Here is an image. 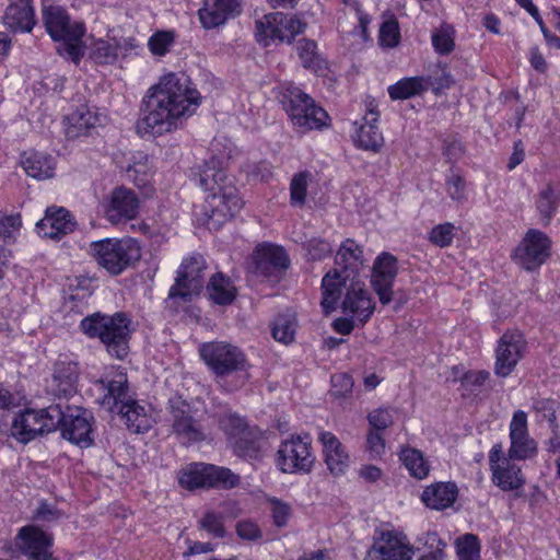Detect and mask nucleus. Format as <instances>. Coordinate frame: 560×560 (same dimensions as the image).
Listing matches in <instances>:
<instances>
[{
	"label": "nucleus",
	"mask_w": 560,
	"mask_h": 560,
	"mask_svg": "<svg viewBox=\"0 0 560 560\" xmlns=\"http://www.w3.org/2000/svg\"><path fill=\"white\" fill-rule=\"evenodd\" d=\"M200 94L185 73H168L150 88L137 122L141 135L162 136L177 130L200 103Z\"/></svg>",
	"instance_id": "nucleus-1"
},
{
	"label": "nucleus",
	"mask_w": 560,
	"mask_h": 560,
	"mask_svg": "<svg viewBox=\"0 0 560 560\" xmlns=\"http://www.w3.org/2000/svg\"><path fill=\"white\" fill-rule=\"evenodd\" d=\"M332 273H326L322 280V306L326 313L334 311L338 301L343 296L340 307L345 315L357 319L364 326L375 310V302L365 284L360 279L338 281Z\"/></svg>",
	"instance_id": "nucleus-2"
},
{
	"label": "nucleus",
	"mask_w": 560,
	"mask_h": 560,
	"mask_svg": "<svg viewBox=\"0 0 560 560\" xmlns=\"http://www.w3.org/2000/svg\"><path fill=\"white\" fill-rule=\"evenodd\" d=\"M130 326L131 319L122 312L112 316L96 313L80 323V328L86 336L100 338L107 352L119 360L125 359L129 352Z\"/></svg>",
	"instance_id": "nucleus-3"
},
{
	"label": "nucleus",
	"mask_w": 560,
	"mask_h": 560,
	"mask_svg": "<svg viewBox=\"0 0 560 560\" xmlns=\"http://www.w3.org/2000/svg\"><path fill=\"white\" fill-rule=\"evenodd\" d=\"M43 22L52 40L60 43L57 48L59 55L78 63L84 54L83 23L72 21L67 10L60 5L44 7Z\"/></svg>",
	"instance_id": "nucleus-4"
},
{
	"label": "nucleus",
	"mask_w": 560,
	"mask_h": 560,
	"mask_svg": "<svg viewBox=\"0 0 560 560\" xmlns=\"http://www.w3.org/2000/svg\"><path fill=\"white\" fill-rule=\"evenodd\" d=\"M280 103L291 124L300 132L322 130L329 126L330 118L327 112L298 86H282Z\"/></svg>",
	"instance_id": "nucleus-5"
},
{
	"label": "nucleus",
	"mask_w": 560,
	"mask_h": 560,
	"mask_svg": "<svg viewBox=\"0 0 560 560\" xmlns=\"http://www.w3.org/2000/svg\"><path fill=\"white\" fill-rule=\"evenodd\" d=\"M199 353L206 365L218 378H225L235 373H246L249 363L244 352L225 341L202 343ZM240 386L247 381V374L240 377Z\"/></svg>",
	"instance_id": "nucleus-6"
},
{
	"label": "nucleus",
	"mask_w": 560,
	"mask_h": 560,
	"mask_svg": "<svg viewBox=\"0 0 560 560\" xmlns=\"http://www.w3.org/2000/svg\"><path fill=\"white\" fill-rule=\"evenodd\" d=\"M91 253L98 266L118 276L141 258V248L133 238H105L91 243Z\"/></svg>",
	"instance_id": "nucleus-7"
},
{
	"label": "nucleus",
	"mask_w": 560,
	"mask_h": 560,
	"mask_svg": "<svg viewBox=\"0 0 560 560\" xmlns=\"http://www.w3.org/2000/svg\"><path fill=\"white\" fill-rule=\"evenodd\" d=\"M61 406L50 405L43 409H24L12 420L10 432L19 442L26 444L38 435L52 432L59 428Z\"/></svg>",
	"instance_id": "nucleus-8"
},
{
	"label": "nucleus",
	"mask_w": 560,
	"mask_h": 560,
	"mask_svg": "<svg viewBox=\"0 0 560 560\" xmlns=\"http://www.w3.org/2000/svg\"><path fill=\"white\" fill-rule=\"evenodd\" d=\"M315 462L308 435H291L279 445L276 465L284 474H307Z\"/></svg>",
	"instance_id": "nucleus-9"
},
{
	"label": "nucleus",
	"mask_w": 560,
	"mask_h": 560,
	"mask_svg": "<svg viewBox=\"0 0 560 560\" xmlns=\"http://www.w3.org/2000/svg\"><path fill=\"white\" fill-rule=\"evenodd\" d=\"M168 415L172 432L183 444H191L203 441L206 433L202 424L197 419L198 410L183 399L180 396H174L168 400Z\"/></svg>",
	"instance_id": "nucleus-10"
},
{
	"label": "nucleus",
	"mask_w": 560,
	"mask_h": 560,
	"mask_svg": "<svg viewBox=\"0 0 560 560\" xmlns=\"http://www.w3.org/2000/svg\"><path fill=\"white\" fill-rule=\"evenodd\" d=\"M179 485L192 490L197 488L231 489L237 486L240 478L231 469L209 464H191L179 476Z\"/></svg>",
	"instance_id": "nucleus-11"
},
{
	"label": "nucleus",
	"mask_w": 560,
	"mask_h": 560,
	"mask_svg": "<svg viewBox=\"0 0 560 560\" xmlns=\"http://www.w3.org/2000/svg\"><path fill=\"white\" fill-rule=\"evenodd\" d=\"M306 23L295 15L275 12L264 15L256 22L257 40L265 46L270 40L291 42L295 35L304 32Z\"/></svg>",
	"instance_id": "nucleus-12"
},
{
	"label": "nucleus",
	"mask_w": 560,
	"mask_h": 560,
	"mask_svg": "<svg viewBox=\"0 0 560 560\" xmlns=\"http://www.w3.org/2000/svg\"><path fill=\"white\" fill-rule=\"evenodd\" d=\"M205 270L206 261L201 255L196 254L185 259L177 271L175 283L168 291V299L187 302L194 295H198L205 284Z\"/></svg>",
	"instance_id": "nucleus-13"
},
{
	"label": "nucleus",
	"mask_w": 560,
	"mask_h": 560,
	"mask_svg": "<svg viewBox=\"0 0 560 560\" xmlns=\"http://www.w3.org/2000/svg\"><path fill=\"white\" fill-rule=\"evenodd\" d=\"M413 548L406 535L397 530H375L365 560H411Z\"/></svg>",
	"instance_id": "nucleus-14"
},
{
	"label": "nucleus",
	"mask_w": 560,
	"mask_h": 560,
	"mask_svg": "<svg viewBox=\"0 0 560 560\" xmlns=\"http://www.w3.org/2000/svg\"><path fill=\"white\" fill-rule=\"evenodd\" d=\"M514 458L504 456L501 443L494 444L489 452L491 480L502 491H513L525 485V477Z\"/></svg>",
	"instance_id": "nucleus-15"
},
{
	"label": "nucleus",
	"mask_w": 560,
	"mask_h": 560,
	"mask_svg": "<svg viewBox=\"0 0 560 560\" xmlns=\"http://www.w3.org/2000/svg\"><path fill=\"white\" fill-rule=\"evenodd\" d=\"M60 420L61 435L69 442L81 447H88L93 443L92 413L80 407L66 406L61 408Z\"/></svg>",
	"instance_id": "nucleus-16"
},
{
	"label": "nucleus",
	"mask_w": 560,
	"mask_h": 560,
	"mask_svg": "<svg viewBox=\"0 0 560 560\" xmlns=\"http://www.w3.org/2000/svg\"><path fill=\"white\" fill-rule=\"evenodd\" d=\"M550 240L548 236L535 229L525 234L513 254L514 261L527 271L539 268L549 257Z\"/></svg>",
	"instance_id": "nucleus-17"
},
{
	"label": "nucleus",
	"mask_w": 560,
	"mask_h": 560,
	"mask_svg": "<svg viewBox=\"0 0 560 560\" xmlns=\"http://www.w3.org/2000/svg\"><path fill=\"white\" fill-rule=\"evenodd\" d=\"M527 342L518 331H508L502 335L495 349L494 374L500 377L509 376L523 359Z\"/></svg>",
	"instance_id": "nucleus-18"
},
{
	"label": "nucleus",
	"mask_w": 560,
	"mask_h": 560,
	"mask_svg": "<svg viewBox=\"0 0 560 560\" xmlns=\"http://www.w3.org/2000/svg\"><path fill=\"white\" fill-rule=\"evenodd\" d=\"M511 445L508 451L510 458L526 460L534 458L538 453L537 442L529 435L527 415L523 410L513 413L510 422Z\"/></svg>",
	"instance_id": "nucleus-19"
},
{
	"label": "nucleus",
	"mask_w": 560,
	"mask_h": 560,
	"mask_svg": "<svg viewBox=\"0 0 560 560\" xmlns=\"http://www.w3.org/2000/svg\"><path fill=\"white\" fill-rule=\"evenodd\" d=\"M51 545L52 536L35 525L22 527L15 538L16 548L30 560H57Z\"/></svg>",
	"instance_id": "nucleus-20"
},
{
	"label": "nucleus",
	"mask_w": 560,
	"mask_h": 560,
	"mask_svg": "<svg viewBox=\"0 0 560 560\" xmlns=\"http://www.w3.org/2000/svg\"><path fill=\"white\" fill-rule=\"evenodd\" d=\"M397 273L398 260L393 254L383 252L375 258L371 283L383 305L393 301V284Z\"/></svg>",
	"instance_id": "nucleus-21"
},
{
	"label": "nucleus",
	"mask_w": 560,
	"mask_h": 560,
	"mask_svg": "<svg viewBox=\"0 0 560 560\" xmlns=\"http://www.w3.org/2000/svg\"><path fill=\"white\" fill-rule=\"evenodd\" d=\"M363 266V250L351 238H347L340 245L335 257V268L327 273H332L338 281L359 279V270Z\"/></svg>",
	"instance_id": "nucleus-22"
},
{
	"label": "nucleus",
	"mask_w": 560,
	"mask_h": 560,
	"mask_svg": "<svg viewBox=\"0 0 560 560\" xmlns=\"http://www.w3.org/2000/svg\"><path fill=\"white\" fill-rule=\"evenodd\" d=\"M104 209L107 220L113 224H119L137 217L139 199L133 190L122 186L116 187Z\"/></svg>",
	"instance_id": "nucleus-23"
},
{
	"label": "nucleus",
	"mask_w": 560,
	"mask_h": 560,
	"mask_svg": "<svg viewBox=\"0 0 560 560\" xmlns=\"http://www.w3.org/2000/svg\"><path fill=\"white\" fill-rule=\"evenodd\" d=\"M78 378V364L66 358H60L54 364L48 388L57 397L69 398L77 393Z\"/></svg>",
	"instance_id": "nucleus-24"
},
{
	"label": "nucleus",
	"mask_w": 560,
	"mask_h": 560,
	"mask_svg": "<svg viewBox=\"0 0 560 560\" xmlns=\"http://www.w3.org/2000/svg\"><path fill=\"white\" fill-rule=\"evenodd\" d=\"M211 208V218L218 221L233 218L243 208V200L238 195V189L229 180L228 185L211 194L208 199Z\"/></svg>",
	"instance_id": "nucleus-25"
},
{
	"label": "nucleus",
	"mask_w": 560,
	"mask_h": 560,
	"mask_svg": "<svg viewBox=\"0 0 560 560\" xmlns=\"http://www.w3.org/2000/svg\"><path fill=\"white\" fill-rule=\"evenodd\" d=\"M290 259L280 246L262 245L256 250V271L269 279H278L289 267Z\"/></svg>",
	"instance_id": "nucleus-26"
},
{
	"label": "nucleus",
	"mask_w": 560,
	"mask_h": 560,
	"mask_svg": "<svg viewBox=\"0 0 560 560\" xmlns=\"http://www.w3.org/2000/svg\"><path fill=\"white\" fill-rule=\"evenodd\" d=\"M95 386L103 393L101 404L109 410H114L127 401L130 396L128 394V378L124 372H115L96 381Z\"/></svg>",
	"instance_id": "nucleus-27"
},
{
	"label": "nucleus",
	"mask_w": 560,
	"mask_h": 560,
	"mask_svg": "<svg viewBox=\"0 0 560 560\" xmlns=\"http://www.w3.org/2000/svg\"><path fill=\"white\" fill-rule=\"evenodd\" d=\"M318 440L323 445L325 463L329 471L335 476L343 475L350 464L346 447L335 434L328 431L320 432Z\"/></svg>",
	"instance_id": "nucleus-28"
},
{
	"label": "nucleus",
	"mask_w": 560,
	"mask_h": 560,
	"mask_svg": "<svg viewBox=\"0 0 560 560\" xmlns=\"http://www.w3.org/2000/svg\"><path fill=\"white\" fill-rule=\"evenodd\" d=\"M243 0H210L199 10L203 27L213 28L242 12Z\"/></svg>",
	"instance_id": "nucleus-29"
},
{
	"label": "nucleus",
	"mask_w": 560,
	"mask_h": 560,
	"mask_svg": "<svg viewBox=\"0 0 560 560\" xmlns=\"http://www.w3.org/2000/svg\"><path fill=\"white\" fill-rule=\"evenodd\" d=\"M75 223L65 208L48 209L45 217L36 224L39 235L43 237L60 240L74 230Z\"/></svg>",
	"instance_id": "nucleus-30"
},
{
	"label": "nucleus",
	"mask_w": 560,
	"mask_h": 560,
	"mask_svg": "<svg viewBox=\"0 0 560 560\" xmlns=\"http://www.w3.org/2000/svg\"><path fill=\"white\" fill-rule=\"evenodd\" d=\"M3 23L12 32H31L35 25L32 0H12L5 9Z\"/></svg>",
	"instance_id": "nucleus-31"
},
{
	"label": "nucleus",
	"mask_w": 560,
	"mask_h": 560,
	"mask_svg": "<svg viewBox=\"0 0 560 560\" xmlns=\"http://www.w3.org/2000/svg\"><path fill=\"white\" fill-rule=\"evenodd\" d=\"M378 119V113L371 109L363 118L362 122L355 125V132L353 136L354 143L357 147L363 150H370L378 152L384 144V138L382 132L375 122Z\"/></svg>",
	"instance_id": "nucleus-32"
},
{
	"label": "nucleus",
	"mask_w": 560,
	"mask_h": 560,
	"mask_svg": "<svg viewBox=\"0 0 560 560\" xmlns=\"http://www.w3.org/2000/svg\"><path fill=\"white\" fill-rule=\"evenodd\" d=\"M20 162L30 177L45 180L55 176L56 159L48 153L35 150L26 151L21 155Z\"/></svg>",
	"instance_id": "nucleus-33"
},
{
	"label": "nucleus",
	"mask_w": 560,
	"mask_h": 560,
	"mask_svg": "<svg viewBox=\"0 0 560 560\" xmlns=\"http://www.w3.org/2000/svg\"><path fill=\"white\" fill-rule=\"evenodd\" d=\"M116 409L130 432L143 433L152 428L153 420L149 409L137 400L129 398Z\"/></svg>",
	"instance_id": "nucleus-34"
},
{
	"label": "nucleus",
	"mask_w": 560,
	"mask_h": 560,
	"mask_svg": "<svg viewBox=\"0 0 560 560\" xmlns=\"http://www.w3.org/2000/svg\"><path fill=\"white\" fill-rule=\"evenodd\" d=\"M458 494L454 482H436L427 487L421 495L423 503L434 510H444L453 505Z\"/></svg>",
	"instance_id": "nucleus-35"
},
{
	"label": "nucleus",
	"mask_w": 560,
	"mask_h": 560,
	"mask_svg": "<svg viewBox=\"0 0 560 560\" xmlns=\"http://www.w3.org/2000/svg\"><path fill=\"white\" fill-rule=\"evenodd\" d=\"M21 226L20 213L9 214L0 211V265L5 264L11 256V250L8 247L16 242Z\"/></svg>",
	"instance_id": "nucleus-36"
},
{
	"label": "nucleus",
	"mask_w": 560,
	"mask_h": 560,
	"mask_svg": "<svg viewBox=\"0 0 560 560\" xmlns=\"http://www.w3.org/2000/svg\"><path fill=\"white\" fill-rule=\"evenodd\" d=\"M66 136L69 139H75L86 135L100 122V116L92 112L88 106L82 105L73 113L67 116Z\"/></svg>",
	"instance_id": "nucleus-37"
},
{
	"label": "nucleus",
	"mask_w": 560,
	"mask_h": 560,
	"mask_svg": "<svg viewBox=\"0 0 560 560\" xmlns=\"http://www.w3.org/2000/svg\"><path fill=\"white\" fill-rule=\"evenodd\" d=\"M198 176L200 187L212 192L228 185L230 180L222 163L217 158L206 161L203 166L200 167Z\"/></svg>",
	"instance_id": "nucleus-38"
},
{
	"label": "nucleus",
	"mask_w": 560,
	"mask_h": 560,
	"mask_svg": "<svg viewBox=\"0 0 560 560\" xmlns=\"http://www.w3.org/2000/svg\"><path fill=\"white\" fill-rule=\"evenodd\" d=\"M209 298L219 305L231 304L236 296V288L222 272L213 275L207 285Z\"/></svg>",
	"instance_id": "nucleus-39"
},
{
	"label": "nucleus",
	"mask_w": 560,
	"mask_h": 560,
	"mask_svg": "<svg viewBox=\"0 0 560 560\" xmlns=\"http://www.w3.org/2000/svg\"><path fill=\"white\" fill-rule=\"evenodd\" d=\"M560 205V191L547 184L536 197V209L545 226L549 225Z\"/></svg>",
	"instance_id": "nucleus-40"
},
{
	"label": "nucleus",
	"mask_w": 560,
	"mask_h": 560,
	"mask_svg": "<svg viewBox=\"0 0 560 560\" xmlns=\"http://www.w3.org/2000/svg\"><path fill=\"white\" fill-rule=\"evenodd\" d=\"M387 91L392 100H407L427 92V81L424 77L404 78L389 85Z\"/></svg>",
	"instance_id": "nucleus-41"
},
{
	"label": "nucleus",
	"mask_w": 560,
	"mask_h": 560,
	"mask_svg": "<svg viewBox=\"0 0 560 560\" xmlns=\"http://www.w3.org/2000/svg\"><path fill=\"white\" fill-rule=\"evenodd\" d=\"M400 459L412 477L423 479L429 475V463L424 459L420 451L416 448H405L400 453Z\"/></svg>",
	"instance_id": "nucleus-42"
},
{
	"label": "nucleus",
	"mask_w": 560,
	"mask_h": 560,
	"mask_svg": "<svg viewBox=\"0 0 560 560\" xmlns=\"http://www.w3.org/2000/svg\"><path fill=\"white\" fill-rule=\"evenodd\" d=\"M230 442L234 452L241 457L252 458L258 452L257 435L249 427Z\"/></svg>",
	"instance_id": "nucleus-43"
},
{
	"label": "nucleus",
	"mask_w": 560,
	"mask_h": 560,
	"mask_svg": "<svg viewBox=\"0 0 560 560\" xmlns=\"http://www.w3.org/2000/svg\"><path fill=\"white\" fill-rule=\"evenodd\" d=\"M298 55L304 68L317 71L323 66V60L317 54V45L311 39H301L296 46Z\"/></svg>",
	"instance_id": "nucleus-44"
},
{
	"label": "nucleus",
	"mask_w": 560,
	"mask_h": 560,
	"mask_svg": "<svg viewBox=\"0 0 560 560\" xmlns=\"http://www.w3.org/2000/svg\"><path fill=\"white\" fill-rule=\"evenodd\" d=\"M312 174L307 171L293 175L290 183V201L292 206H304Z\"/></svg>",
	"instance_id": "nucleus-45"
},
{
	"label": "nucleus",
	"mask_w": 560,
	"mask_h": 560,
	"mask_svg": "<svg viewBox=\"0 0 560 560\" xmlns=\"http://www.w3.org/2000/svg\"><path fill=\"white\" fill-rule=\"evenodd\" d=\"M458 560H480V542L476 535L465 534L456 539Z\"/></svg>",
	"instance_id": "nucleus-46"
},
{
	"label": "nucleus",
	"mask_w": 560,
	"mask_h": 560,
	"mask_svg": "<svg viewBox=\"0 0 560 560\" xmlns=\"http://www.w3.org/2000/svg\"><path fill=\"white\" fill-rule=\"evenodd\" d=\"M198 528L206 530L214 538H223L226 535L223 515L214 511H208L198 521Z\"/></svg>",
	"instance_id": "nucleus-47"
},
{
	"label": "nucleus",
	"mask_w": 560,
	"mask_h": 560,
	"mask_svg": "<svg viewBox=\"0 0 560 560\" xmlns=\"http://www.w3.org/2000/svg\"><path fill=\"white\" fill-rule=\"evenodd\" d=\"M432 46L440 55H448L454 49L453 28L443 25L432 34Z\"/></svg>",
	"instance_id": "nucleus-48"
},
{
	"label": "nucleus",
	"mask_w": 560,
	"mask_h": 560,
	"mask_svg": "<svg viewBox=\"0 0 560 560\" xmlns=\"http://www.w3.org/2000/svg\"><path fill=\"white\" fill-rule=\"evenodd\" d=\"M295 335V324L293 319L287 316H279L272 327L273 338L288 345L293 341Z\"/></svg>",
	"instance_id": "nucleus-49"
},
{
	"label": "nucleus",
	"mask_w": 560,
	"mask_h": 560,
	"mask_svg": "<svg viewBox=\"0 0 560 560\" xmlns=\"http://www.w3.org/2000/svg\"><path fill=\"white\" fill-rule=\"evenodd\" d=\"M174 44V33L171 31H159L148 42L150 51L155 56H164Z\"/></svg>",
	"instance_id": "nucleus-50"
},
{
	"label": "nucleus",
	"mask_w": 560,
	"mask_h": 560,
	"mask_svg": "<svg viewBox=\"0 0 560 560\" xmlns=\"http://www.w3.org/2000/svg\"><path fill=\"white\" fill-rule=\"evenodd\" d=\"M445 186L447 195L452 200L459 203L467 200L466 182L460 174L453 172L448 175Z\"/></svg>",
	"instance_id": "nucleus-51"
},
{
	"label": "nucleus",
	"mask_w": 560,
	"mask_h": 560,
	"mask_svg": "<svg viewBox=\"0 0 560 560\" xmlns=\"http://www.w3.org/2000/svg\"><path fill=\"white\" fill-rule=\"evenodd\" d=\"M220 429L228 435L229 441L244 432L248 428L247 423L238 416L225 413L219 419Z\"/></svg>",
	"instance_id": "nucleus-52"
},
{
	"label": "nucleus",
	"mask_w": 560,
	"mask_h": 560,
	"mask_svg": "<svg viewBox=\"0 0 560 560\" xmlns=\"http://www.w3.org/2000/svg\"><path fill=\"white\" fill-rule=\"evenodd\" d=\"M400 32L396 20L385 21L380 28L378 42L382 47L393 48L398 45Z\"/></svg>",
	"instance_id": "nucleus-53"
},
{
	"label": "nucleus",
	"mask_w": 560,
	"mask_h": 560,
	"mask_svg": "<svg viewBox=\"0 0 560 560\" xmlns=\"http://www.w3.org/2000/svg\"><path fill=\"white\" fill-rule=\"evenodd\" d=\"M268 503L273 524L279 528L287 526L292 513L291 505L277 498L268 499Z\"/></svg>",
	"instance_id": "nucleus-54"
},
{
	"label": "nucleus",
	"mask_w": 560,
	"mask_h": 560,
	"mask_svg": "<svg viewBox=\"0 0 560 560\" xmlns=\"http://www.w3.org/2000/svg\"><path fill=\"white\" fill-rule=\"evenodd\" d=\"M454 231L455 226L452 223L439 224L431 230L429 240L439 247H447L453 242Z\"/></svg>",
	"instance_id": "nucleus-55"
},
{
	"label": "nucleus",
	"mask_w": 560,
	"mask_h": 560,
	"mask_svg": "<svg viewBox=\"0 0 560 560\" xmlns=\"http://www.w3.org/2000/svg\"><path fill=\"white\" fill-rule=\"evenodd\" d=\"M370 430L383 432L394 423L392 410L388 408H380L373 410L368 416Z\"/></svg>",
	"instance_id": "nucleus-56"
},
{
	"label": "nucleus",
	"mask_w": 560,
	"mask_h": 560,
	"mask_svg": "<svg viewBox=\"0 0 560 560\" xmlns=\"http://www.w3.org/2000/svg\"><path fill=\"white\" fill-rule=\"evenodd\" d=\"M424 80L427 81V91L431 89L434 94H440L455 83L452 74L445 69H441L435 75L424 77Z\"/></svg>",
	"instance_id": "nucleus-57"
},
{
	"label": "nucleus",
	"mask_w": 560,
	"mask_h": 560,
	"mask_svg": "<svg viewBox=\"0 0 560 560\" xmlns=\"http://www.w3.org/2000/svg\"><path fill=\"white\" fill-rule=\"evenodd\" d=\"M559 404L553 399H540L535 401L534 409L548 420L550 429H557V409Z\"/></svg>",
	"instance_id": "nucleus-58"
},
{
	"label": "nucleus",
	"mask_w": 560,
	"mask_h": 560,
	"mask_svg": "<svg viewBox=\"0 0 560 560\" xmlns=\"http://www.w3.org/2000/svg\"><path fill=\"white\" fill-rule=\"evenodd\" d=\"M308 258L312 260H322L331 254L330 244L320 238H312L306 243Z\"/></svg>",
	"instance_id": "nucleus-59"
},
{
	"label": "nucleus",
	"mask_w": 560,
	"mask_h": 560,
	"mask_svg": "<svg viewBox=\"0 0 560 560\" xmlns=\"http://www.w3.org/2000/svg\"><path fill=\"white\" fill-rule=\"evenodd\" d=\"M366 450L372 457H381L385 453V440L382 432L370 430L366 436Z\"/></svg>",
	"instance_id": "nucleus-60"
},
{
	"label": "nucleus",
	"mask_w": 560,
	"mask_h": 560,
	"mask_svg": "<svg viewBox=\"0 0 560 560\" xmlns=\"http://www.w3.org/2000/svg\"><path fill=\"white\" fill-rule=\"evenodd\" d=\"M332 395L345 397L351 393L353 387V380L347 374H336L331 376Z\"/></svg>",
	"instance_id": "nucleus-61"
},
{
	"label": "nucleus",
	"mask_w": 560,
	"mask_h": 560,
	"mask_svg": "<svg viewBox=\"0 0 560 560\" xmlns=\"http://www.w3.org/2000/svg\"><path fill=\"white\" fill-rule=\"evenodd\" d=\"M61 515V512L54 505L42 502L36 509L33 518L39 522L51 523L58 521Z\"/></svg>",
	"instance_id": "nucleus-62"
},
{
	"label": "nucleus",
	"mask_w": 560,
	"mask_h": 560,
	"mask_svg": "<svg viewBox=\"0 0 560 560\" xmlns=\"http://www.w3.org/2000/svg\"><path fill=\"white\" fill-rule=\"evenodd\" d=\"M236 534L246 540H257L261 537V530L257 524L250 521H242L236 524Z\"/></svg>",
	"instance_id": "nucleus-63"
},
{
	"label": "nucleus",
	"mask_w": 560,
	"mask_h": 560,
	"mask_svg": "<svg viewBox=\"0 0 560 560\" xmlns=\"http://www.w3.org/2000/svg\"><path fill=\"white\" fill-rule=\"evenodd\" d=\"M93 57L98 63H113L117 59L118 52L112 45L101 43L96 47L95 51H93Z\"/></svg>",
	"instance_id": "nucleus-64"
}]
</instances>
